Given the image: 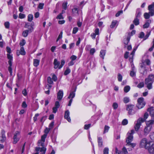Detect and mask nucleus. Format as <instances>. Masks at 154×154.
Wrapping results in <instances>:
<instances>
[{"label": "nucleus", "instance_id": "obj_42", "mask_svg": "<svg viewBox=\"0 0 154 154\" xmlns=\"http://www.w3.org/2000/svg\"><path fill=\"white\" fill-rule=\"evenodd\" d=\"M5 27L7 29H9L10 26V23L9 22H6L4 23Z\"/></svg>", "mask_w": 154, "mask_h": 154}, {"label": "nucleus", "instance_id": "obj_63", "mask_svg": "<svg viewBox=\"0 0 154 154\" xmlns=\"http://www.w3.org/2000/svg\"><path fill=\"white\" fill-rule=\"evenodd\" d=\"M129 52H126L124 54V57L125 59H127L128 57Z\"/></svg>", "mask_w": 154, "mask_h": 154}, {"label": "nucleus", "instance_id": "obj_30", "mask_svg": "<svg viewBox=\"0 0 154 154\" xmlns=\"http://www.w3.org/2000/svg\"><path fill=\"white\" fill-rule=\"evenodd\" d=\"M148 10L150 11H152L154 10V2L148 6Z\"/></svg>", "mask_w": 154, "mask_h": 154}, {"label": "nucleus", "instance_id": "obj_23", "mask_svg": "<svg viewBox=\"0 0 154 154\" xmlns=\"http://www.w3.org/2000/svg\"><path fill=\"white\" fill-rule=\"evenodd\" d=\"M33 60L34 66L35 67L38 66L39 64L40 60L37 59H34Z\"/></svg>", "mask_w": 154, "mask_h": 154}, {"label": "nucleus", "instance_id": "obj_24", "mask_svg": "<svg viewBox=\"0 0 154 154\" xmlns=\"http://www.w3.org/2000/svg\"><path fill=\"white\" fill-rule=\"evenodd\" d=\"M97 141L98 146L100 147H102L103 145L102 138L100 137H98L97 138Z\"/></svg>", "mask_w": 154, "mask_h": 154}, {"label": "nucleus", "instance_id": "obj_61", "mask_svg": "<svg viewBox=\"0 0 154 154\" xmlns=\"http://www.w3.org/2000/svg\"><path fill=\"white\" fill-rule=\"evenodd\" d=\"M123 13V11L121 10V11H119L116 14V17H118V16H119L120 14H122Z\"/></svg>", "mask_w": 154, "mask_h": 154}, {"label": "nucleus", "instance_id": "obj_22", "mask_svg": "<svg viewBox=\"0 0 154 154\" xmlns=\"http://www.w3.org/2000/svg\"><path fill=\"white\" fill-rule=\"evenodd\" d=\"M45 141V139L44 140H42V137H41V139L38 141V146H42V147H44L45 145L44 142Z\"/></svg>", "mask_w": 154, "mask_h": 154}, {"label": "nucleus", "instance_id": "obj_53", "mask_svg": "<svg viewBox=\"0 0 154 154\" xmlns=\"http://www.w3.org/2000/svg\"><path fill=\"white\" fill-rule=\"evenodd\" d=\"M57 19H63V16L62 14H59L56 17Z\"/></svg>", "mask_w": 154, "mask_h": 154}, {"label": "nucleus", "instance_id": "obj_51", "mask_svg": "<svg viewBox=\"0 0 154 154\" xmlns=\"http://www.w3.org/2000/svg\"><path fill=\"white\" fill-rule=\"evenodd\" d=\"M109 126L106 125H105L104 127V133L107 132L109 129Z\"/></svg>", "mask_w": 154, "mask_h": 154}, {"label": "nucleus", "instance_id": "obj_25", "mask_svg": "<svg viewBox=\"0 0 154 154\" xmlns=\"http://www.w3.org/2000/svg\"><path fill=\"white\" fill-rule=\"evenodd\" d=\"M151 20H148L143 25V28H147L149 26V23H151Z\"/></svg>", "mask_w": 154, "mask_h": 154}, {"label": "nucleus", "instance_id": "obj_34", "mask_svg": "<svg viewBox=\"0 0 154 154\" xmlns=\"http://www.w3.org/2000/svg\"><path fill=\"white\" fill-rule=\"evenodd\" d=\"M141 14V11L139 10H137L136 14V18H139L140 17Z\"/></svg>", "mask_w": 154, "mask_h": 154}, {"label": "nucleus", "instance_id": "obj_6", "mask_svg": "<svg viewBox=\"0 0 154 154\" xmlns=\"http://www.w3.org/2000/svg\"><path fill=\"white\" fill-rule=\"evenodd\" d=\"M149 145L150 143L149 142H148L147 139L146 138H144L141 140L140 144V146L141 148L147 149L148 146H149Z\"/></svg>", "mask_w": 154, "mask_h": 154}, {"label": "nucleus", "instance_id": "obj_58", "mask_svg": "<svg viewBox=\"0 0 154 154\" xmlns=\"http://www.w3.org/2000/svg\"><path fill=\"white\" fill-rule=\"evenodd\" d=\"M78 30V29L77 27H74L73 29L72 33L75 34Z\"/></svg>", "mask_w": 154, "mask_h": 154}, {"label": "nucleus", "instance_id": "obj_55", "mask_svg": "<svg viewBox=\"0 0 154 154\" xmlns=\"http://www.w3.org/2000/svg\"><path fill=\"white\" fill-rule=\"evenodd\" d=\"M25 17V15L24 14L20 13L19 15V17L20 19L24 18Z\"/></svg>", "mask_w": 154, "mask_h": 154}, {"label": "nucleus", "instance_id": "obj_18", "mask_svg": "<svg viewBox=\"0 0 154 154\" xmlns=\"http://www.w3.org/2000/svg\"><path fill=\"white\" fill-rule=\"evenodd\" d=\"M151 128L146 126L145 127L144 129V134L145 135H147L151 131Z\"/></svg>", "mask_w": 154, "mask_h": 154}, {"label": "nucleus", "instance_id": "obj_59", "mask_svg": "<svg viewBox=\"0 0 154 154\" xmlns=\"http://www.w3.org/2000/svg\"><path fill=\"white\" fill-rule=\"evenodd\" d=\"M91 45H87L85 47V50L87 51H89L91 49Z\"/></svg>", "mask_w": 154, "mask_h": 154}, {"label": "nucleus", "instance_id": "obj_5", "mask_svg": "<svg viewBox=\"0 0 154 154\" xmlns=\"http://www.w3.org/2000/svg\"><path fill=\"white\" fill-rule=\"evenodd\" d=\"M146 103L144 99L142 97L138 98L137 100V103L136 105V107L138 109L143 108L145 105Z\"/></svg>", "mask_w": 154, "mask_h": 154}, {"label": "nucleus", "instance_id": "obj_19", "mask_svg": "<svg viewBox=\"0 0 154 154\" xmlns=\"http://www.w3.org/2000/svg\"><path fill=\"white\" fill-rule=\"evenodd\" d=\"M154 122V120H151L146 122V126L150 127L152 128V125Z\"/></svg>", "mask_w": 154, "mask_h": 154}, {"label": "nucleus", "instance_id": "obj_1", "mask_svg": "<svg viewBox=\"0 0 154 154\" xmlns=\"http://www.w3.org/2000/svg\"><path fill=\"white\" fill-rule=\"evenodd\" d=\"M126 109L128 111V114L130 115H133L135 113L137 109L135 107L134 105L129 104L126 105Z\"/></svg>", "mask_w": 154, "mask_h": 154}, {"label": "nucleus", "instance_id": "obj_3", "mask_svg": "<svg viewBox=\"0 0 154 154\" xmlns=\"http://www.w3.org/2000/svg\"><path fill=\"white\" fill-rule=\"evenodd\" d=\"M10 54H7L8 58L9 60L8 63L9 66L8 67V70L10 73V75L12 76V69L11 67L12 65V60L13 57L12 55Z\"/></svg>", "mask_w": 154, "mask_h": 154}, {"label": "nucleus", "instance_id": "obj_33", "mask_svg": "<svg viewBox=\"0 0 154 154\" xmlns=\"http://www.w3.org/2000/svg\"><path fill=\"white\" fill-rule=\"evenodd\" d=\"M144 17L146 19H149V18L150 16H151L149 12L148 13H145L143 15Z\"/></svg>", "mask_w": 154, "mask_h": 154}, {"label": "nucleus", "instance_id": "obj_45", "mask_svg": "<svg viewBox=\"0 0 154 154\" xmlns=\"http://www.w3.org/2000/svg\"><path fill=\"white\" fill-rule=\"evenodd\" d=\"M67 2H64L63 3L62 5L63 8L65 10H66L67 8Z\"/></svg>", "mask_w": 154, "mask_h": 154}, {"label": "nucleus", "instance_id": "obj_40", "mask_svg": "<svg viewBox=\"0 0 154 154\" xmlns=\"http://www.w3.org/2000/svg\"><path fill=\"white\" fill-rule=\"evenodd\" d=\"M118 80L119 81L121 82L122 81V76L120 73H118Z\"/></svg>", "mask_w": 154, "mask_h": 154}, {"label": "nucleus", "instance_id": "obj_41", "mask_svg": "<svg viewBox=\"0 0 154 154\" xmlns=\"http://www.w3.org/2000/svg\"><path fill=\"white\" fill-rule=\"evenodd\" d=\"M70 70L69 68H67L65 71L64 75H67L70 72Z\"/></svg>", "mask_w": 154, "mask_h": 154}, {"label": "nucleus", "instance_id": "obj_50", "mask_svg": "<svg viewBox=\"0 0 154 154\" xmlns=\"http://www.w3.org/2000/svg\"><path fill=\"white\" fill-rule=\"evenodd\" d=\"M144 84L143 82H141L139 83L137 86L138 88H141L144 86Z\"/></svg>", "mask_w": 154, "mask_h": 154}, {"label": "nucleus", "instance_id": "obj_56", "mask_svg": "<svg viewBox=\"0 0 154 154\" xmlns=\"http://www.w3.org/2000/svg\"><path fill=\"white\" fill-rule=\"evenodd\" d=\"M95 52V50L94 48H91L90 50V54H91L93 55Z\"/></svg>", "mask_w": 154, "mask_h": 154}, {"label": "nucleus", "instance_id": "obj_21", "mask_svg": "<svg viewBox=\"0 0 154 154\" xmlns=\"http://www.w3.org/2000/svg\"><path fill=\"white\" fill-rule=\"evenodd\" d=\"M148 146V148L147 149H148L149 152L151 154H153L154 153V147L152 146V145H151L150 146Z\"/></svg>", "mask_w": 154, "mask_h": 154}, {"label": "nucleus", "instance_id": "obj_48", "mask_svg": "<svg viewBox=\"0 0 154 154\" xmlns=\"http://www.w3.org/2000/svg\"><path fill=\"white\" fill-rule=\"evenodd\" d=\"M130 75L131 76L133 77L135 76L136 72L134 70H132L131 71Z\"/></svg>", "mask_w": 154, "mask_h": 154}, {"label": "nucleus", "instance_id": "obj_29", "mask_svg": "<svg viewBox=\"0 0 154 154\" xmlns=\"http://www.w3.org/2000/svg\"><path fill=\"white\" fill-rule=\"evenodd\" d=\"M117 20H113L112 21L110 26V28H114L117 24Z\"/></svg>", "mask_w": 154, "mask_h": 154}, {"label": "nucleus", "instance_id": "obj_60", "mask_svg": "<svg viewBox=\"0 0 154 154\" xmlns=\"http://www.w3.org/2000/svg\"><path fill=\"white\" fill-rule=\"evenodd\" d=\"M54 122H52L50 124L49 127V128L50 129V130L53 128L54 125Z\"/></svg>", "mask_w": 154, "mask_h": 154}, {"label": "nucleus", "instance_id": "obj_9", "mask_svg": "<svg viewBox=\"0 0 154 154\" xmlns=\"http://www.w3.org/2000/svg\"><path fill=\"white\" fill-rule=\"evenodd\" d=\"M154 81V75H149L148 78L146 79L145 80V83H147L148 82H153Z\"/></svg>", "mask_w": 154, "mask_h": 154}, {"label": "nucleus", "instance_id": "obj_4", "mask_svg": "<svg viewBox=\"0 0 154 154\" xmlns=\"http://www.w3.org/2000/svg\"><path fill=\"white\" fill-rule=\"evenodd\" d=\"M135 133L134 129H132L129 131L127 134V137L126 139L127 143H129L132 141L133 139V135Z\"/></svg>", "mask_w": 154, "mask_h": 154}, {"label": "nucleus", "instance_id": "obj_27", "mask_svg": "<svg viewBox=\"0 0 154 154\" xmlns=\"http://www.w3.org/2000/svg\"><path fill=\"white\" fill-rule=\"evenodd\" d=\"M148 111L149 112L150 114L152 117H154V109L152 107L149 108Z\"/></svg>", "mask_w": 154, "mask_h": 154}, {"label": "nucleus", "instance_id": "obj_8", "mask_svg": "<svg viewBox=\"0 0 154 154\" xmlns=\"http://www.w3.org/2000/svg\"><path fill=\"white\" fill-rule=\"evenodd\" d=\"M20 137V132L18 131H16L14 134L13 137V143L16 144L17 143L19 140Z\"/></svg>", "mask_w": 154, "mask_h": 154}, {"label": "nucleus", "instance_id": "obj_28", "mask_svg": "<svg viewBox=\"0 0 154 154\" xmlns=\"http://www.w3.org/2000/svg\"><path fill=\"white\" fill-rule=\"evenodd\" d=\"M106 54V51L104 50H101L100 52V57L102 58L103 59H104V56Z\"/></svg>", "mask_w": 154, "mask_h": 154}, {"label": "nucleus", "instance_id": "obj_36", "mask_svg": "<svg viewBox=\"0 0 154 154\" xmlns=\"http://www.w3.org/2000/svg\"><path fill=\"white\" fill-rule=\"evenodd\" d=\"M133 23L136 26L139 25V19L136 18L133 21Z\"/></svg>", "mask_w": 154, "mask_h": 154}, {"label": "nucleus", "instance_id": "obj_13", "mask_svg": "<svg viewBox=\"0 0 154 154\" xmlns=\"http://www.w3.org/2000/svg\"><path fill=\"white\" fill-rule=\"evenodd\" d=\"M115 150L116 153L115 154H127L128 153L125 147H124L122 148V151L120 152H118L117 148H116Z\"/></svg>", "mask_w": 154, "mask_h": 154}, {"label": "nucleus", "instance_id": "obj_54", "mask_svg": "<svg viewBox=\"0 0 154 154\" xmlns=\"http://www.w3.org/2000/svg\"><path fill=\"white\" fill-rule=\"evenodd\" d=\"M128 123V121L126 119H124L122 122V124L123 125H126Z\"/></svg>", "mask_w": 154, "mask_h": 154}, {"label": "nucleus", "instance_id": "obj_11", "mask_svg": "<svg viewBox=\"0 0 154 154\" xmlns=\"http://www.w3.org/2000/svg\"><path fill=\"white\" fill-rule=\"evenodd\" d=\"M35 150L37 152H40V154H45L46 151V148L44 147L42 148L37 147L35 148Z\"/></svg>", "mask_w": 154, "mask_h": 154}, {"label": "nucleus", "instance_id": "obj_7", "mask_svg": "<svg viewBox=\"0 0 154 154\" xmlns=\"http://www.w3.org/2000/svg\"><path fill=\"white\" fill-rule=\"evenodd\" d=\"M145 121V120L143 118H139L136 122L134 126L135 130L137 131L139 130L142 123Z\"/></svg>", "mask_w": 154, "mask_h": 154}, {"label": "nucleus", "instance_id": "obj_32", "mask_svg": "<svg viewBox=\"0 0 154 154\" xmlns=\"http://www.w3.org/2000/svg\"><path fill=\"white\" fill-rule=\"evenodd\" d=\"M20 53L22 55H25L26 54V52L23 47H22L21 48Z\"/></svg>", "mask_w": 154, "mask_h": 154}, {"label": "nucleus", "instance_id": "obj_20", "mask_svg": "<svg viewBox=\"0 0 154 154\" xmlns=\"http://www.w3.org/2000/svg\"><path fill=\"white\" fill-rule=\"evenodd\" d=\"M130 38V34L128 33L127 37L125 38L124 40V43L125 45H127L129 42Z\"/></svg>", "mask_w": 154, "mask_h": 154}, {"label": "nucleus", "instance_id": "obj_2", "mask_svg": "<svg viewBox=\"0 0 154 154\" xmlns=\"http://www.w3.org/2000/svg\"><path fill=\"white\" fill-rule=\"evenodd\" d=\"M65 63V61L64 60H62L61 61V64L60 65V61H58L57 59H55L54 60L53 64L54 68L55 69L58 68L60 69L62 68Z\"/></svg>", "mask_w": 154, "mask_h": 154}, {"label": "nucleus", "instance_id": "obj_47", "mask_svg": "<svg viewBox=\"0 0 154 154\" xmlns=\"http://www.w3.org/2000/svg\"><path fill=\"white\" fill-rule=\"evenodd\" d=\"M48 82L50 84H52L53 83V81L50 77H48Z\"/></svg>", "mask_w": 154, "mask_h": 154}, {"label": "nucleus", "instance_id": "obj_35", "mask_svg": "<svg viewBox=\"0 0 154 154\" xmlns=\"http://www.w3.org/2000/svg\"><path fill=\"white\" fill-rule=\"evenodd\" d=\"M123 100L125 103H128L130 101V100L128 97H125L123 98Z\"/></svg>", "mask_w": 154, "mask_h": 154}, {"label": "nucleus", "instance_id": "obj_12", "mask_svg": "<svg viewBox=\"0 0 154 154\" xmlns=\"http://www.w3.org/2000/svg\"><path fill=\"white\" fill-rule=\"evenodd\" d=\"M33 31V29L29 28V30H24L22 33L23 36L24 37H26L29 33H31Z\"/></svg>", "mask_w": 154, "mask_h": 154}, {"label": "nucleus", "instance_id": "obj_10", "mask_svg": "<svg viewBox=\"0 0 154 154\" xmlns=\"http://www.w3.org/2000/svg\"><path fill=\"white\" fill-rule=\"evenodd\" d=\"M79 9L78 8L74 6L73 8L72 9V13L73 16H76L79 15Z\"/></svg>", "mask_w": 154, "mask_h": 154}, {"label": "nucleus", "instance_id": "obj_44", "mask_svg": "<svg viewBox=\"0 0 154 154\" xmlns=\"http://www.w3.org/2000/svg\"><path fill=\"white\" fill-rule=\"evenodd\" d=\"M127 145H128L133 148L136 145V144L135 143H131V142H130L129 143H127Z\"/></svg>", "mask_w": 154, "mask_h": 154}, {"label": "nucleus", "instance_id": "obj_38", "mask_svg": "<svg viewBox=\"0 0 154 154\" xmlns=\"http://www.w3.org/2000/svg\"><path fill=\"white\" fill-rule=\"evenodd\" d=\"M33 19V16L32 14H29L28 16V20L29 21H31Z\"/></svg>", "mask_w": 154, "mask_h": 154}, {"label": "nucleus", "instance_id": "obj_52", "mask_svg": "<svg viewBox=\"0 0 154 154\" xmlns=\"http://www.w3.org/2000/svg\"><path fill=\"white\" fill-rule=\"evenodd\" d=\"M60 106V104L59 102L57 101L55 102L54 106L56 108H59Z\"/></svg>", "mask_w": 154, "mask_h": 154}, {"label": "nucleus", "instance_id": "obj_57", "mask_svg": "<svg viewBox=\"0 0 154 154\" xmlns=\"http://www.w3.org/2000/svg\"><path fill=\"white\" fill-rule=\"evenodd\" d=\"M91 124L85 125L84 126V129L86 130L88 129L91 126Z\"/></svg>", "mask_w": 154, "mask_h": 154}, {"label": "nucleus", "instance_id": "obj_14", "mask_svg": "<svg viewBox=\"0 0 154 154\" xmlns=\"http://www.w3.org/2000/svg\"><path fill=\"white\" fill-rule=\"evenodd\" d=\"M137 48V47L134 48L133 49V51L131 53V54H130V55H129V61L131 63H132L133 62V57L134 54L135 52L136 51V50Z\"/></svg>", "mask_w": 154, "mask_h": 154}, {"label": "nucleus", "instance_id": "obj_37", "mask_svg": "<svg viewBox=\"0 0 154 154\" xmlns=\"http://www.w3.org/2000/svg\"><path fill=\"white\" fill-rule=\"evenodd\" d=\"M153 82H149L147 83H145L146 85H147V88L148 89H150L152 88V84Z\"/></svg>", "mask_w": 154, "mask_h": 154}, {"label": "nucleus", "instance_id": "obj_26", "mask_svg": "<svg viewBox=\"0 0 154 154\" xmlns=\"http://www.w3.org/2000/svg\"><path fill=\"white\" fill-rule=\"evenodd\" d=\"M75 90L74 91H71L70 92L69 96L68 97V99H72L75 96Z\"/></svg>", "mask_w": 154, "mask_h": 154}, {"label": "nucleus", "instance_id": "obj_64", "mask_svg": "<svg viewBox=\"0 0 154 154\" xmlns=\"http://www.w3.org/2000/svg\"><path fill=\"white\" fill-rule=\"evenodd\" d=\"M144 36V34L143 32H141L139 35V37L140 38H143Z\"/></svg>", "mask_w": 154, "mask_h": 154}, {"label": "nucleus", "instance_id": "obj_49", "mask_svg": "<svg viewBox=\"0 0 154 154\" xmlns=\"http://www.w3.org/2000/svg\"><path fill=\"white\" fill-rule=\"evenodd\" d=\"M109 149L106 147L103 149V154H108Z\"/></svg>", "mask_w": 154, "mask_h": 154}, {"label": "nucleus", "instance_id": "obj_43", "mask_svg": "<svg viewBox=\"0 0 154 154\" xmlns=\"http://www.w3.org/2000/svg\"><path fill=\"white\" fill-rule=\"evenodd\" d=\"M114 109H116L118 106V104L116 103H114L112 106Z\"/></svg>", "mask_w": 154, "mask_h": 154}, {"label": "nucleus", "instance_id": "obj_62", "mask_svg": "<svg viewBox=\"0 0 154 154\" xmlns=\"http://www.w3.org/2000/svg\"><path fill=\"white\" fill-rule=\"evenodd\" d=\"M39 116L38 113H36L35 114V116L33 117V121L34 122H35L37 119V117Z\"/></svg>", "mask_w": 154, "mask_h": 154}, {"label": "nucleus", "instance_id": "obj_39", "mask_svg": "<svg viewBox=\"0 0 154 154\" xmlns=\"http://www.w3.org/2000/svg\"><path fill=\"white\" fill-rule=\"evenodd\" d=\"M44 4L43 3H40L38 5V9H42L43 8L44 6Z\"/></svg>", "mask_w": 154, "mask_h": 154}, {"label": "nucleus", "instance_id": "obj_31", "mask_svg": "<svg viewBox=\"0 0 154 154\" xmlns=\"http://www.w3.org/2000/svg\"><path fill=\"white\" fill-rule=\"evenodd\" d=\"M130 87L128 85L125 86L124 88V91L125 93L128 92L130 90Z\"/></svg>", "mask_w": 154, "mask_h": 154}, {"label": "nucleus", "instance_id": "obj_16", "mask_svg": "<svg viewBox=\"0 0 154 154\" xmlns=\"http://www.w3.org/2000/svg\"><path fill=\"white\" fill-rule=\"evenodd\" d=\"M50 130V129L47 128H46L44 130V132L45 134L42 136V140H45V139L46 137H47V134L48 133Z\"/></svg>", "mask_w": 154, "mask_h": 154}, {"label": "nucleus", "instance_id": "obj_15", "mask_svg": "<svg viewBox=\"0 0 154 154\" xmlns=\"http://www.w3.org/2000/svg\"><path fill=\"white\" fill-rule=\"evenodd\" d=\"M69 110H66L65 112L64 118L69 122H70L71 119L69 117Z\"/></svg>", "mask_w": 154, "mask_h": 154}, {"label": "nucleus", "instance_id": "obj_46", "mask_svg": "<svg viewBox=\"0 0 154 154\" xmlns=\"http://www.w3.org/2000/svg\"><path fill=\"white\" fill-rule=\"evenodd\" d=\"M26 43V41L24 39H22L20 43V45L22 46L24 45Z\"/></svg>", "mask_w": 154, "mask_h": 154}, {"label": "nucleus", "instance_id": "obj_17", "mask_svg": "<svg viewBox=\"0 0 154 154\" xmlns=\"http://www.w3.org/2000/svg\"><path fill=\"white\" fill-rule=\"evenodd\" d=\"M63 96V92L62 90H60L57 94V98L59 100H60L62 98Z\"/></svg>", "mask_w": 154, "mask_h": 154}]
</instances>
